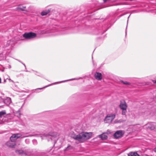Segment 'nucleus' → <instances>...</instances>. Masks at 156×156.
<instances>
[{
  "label": "nucleus",
  "mask_w": 156,
  "mask_h": 156,
  "mask_svg": "<svg viewBox=\"0 0 156 156\" xmlns=\"http://www.w3.org/2000/svg\"><path fill=\"white\" fill-rule=\"evenodd\" d=\"M50 12V10L49 9L43 11L41 12V14L42 16L46 15Z\"/></svg>",
  "instance_id": "obj_13"
},
{
  "label": "nucleus",
  "mask_w": 156,
  "mask_h": 156,
  "mask_svg": "<svg viewBox=\"0 0 156 156\" xmlns=\"http://www.w3.org/2000/svg\"><path fill=\"white\" fill-rule=\"evenodd\" d=\"M25 142L27 144H28L30 142V140L28 139H26L25 140Z\"/></svg>",
  "instance_id": "obj_21"
},
{
  "label": "nucleus",
  "mask_w": 156,
  "mask_h": 156,
  "mask_svg": "<svg viewBox=\"0 0 156 156\" xmlns=\"http://www.w3.org/2000/svg\"><path fill=\"white\" fill-rule=\"evenodd\" d=\"M51 85H52V84H51V85H49L47 86H46V87H48V86H50Z\"/></svg>",
  "instance_id": "obj_28"
},
{
  "label": "nucleus",
  "mask_w": 156,
  "mask_h": 156,
  "mask_svg": "<svg viewBox=\"0 0 156 156\" xmlns=\"http://www.w3.org/2000/svg\"><path fill=\"white\" fill-rule=\"evenodd\" d=\"M98 136L102 140H106L108 138V136L107 135H104L103 134L99 135Z\"/></svg>",
  "instance_id": "obj_14"
},
{
  "label": "nucleus",
  "mask_w": 156,
  "mask_h": 156,
  "mask_svg": "<svg viewBox=\"0 0 156 156\" xmlns=\"http://www.w3.org/2000/svg\"><path fill=\"white\" fill-rule=\"evenodd\" d=\"M25 72H29L27 70H26L25 71Z\"/></svg>",
  "instance_id": "obj_29"
},
{
  "label": "nucleus",
  "mask_w": 156,
  "mask_h": 156,
  "mask_svg": "<svg viewBox=\"0 0 156 156\" xmlns=\"http://www.w3.org/2000/svg\"><path fill=\"white\" fill-rule=\"evenodd\" d=\"M39 88V89H42V88Z\"/></svg>",
  "instance_id": "obj_31"
},
{
  "label": "nucleus",
  "mask_w": 156,
  "mask_h": 156,
  "mask_svg": "<svg viewBox=\"0 0 156 156\" xmlns=\"http://www.w3.org/2000/svg\"><path fill=\"white\" fill-rule=\"evenodd\" d=\"M36 33L32 32L25 33L23 35V37L26 39H31L35 38L36 37Z\"/></svg>",
  "instance_id": "obj_5"
},
{
  "label": "nucleus",
  "mask_w": 156,
  "mask_h": 156,
  "mask_svg": "<svg viewBox=\"0 0 156 156\" xmlns=\"http://www.w3.org/2000/svg\"><path fill=\"white\" fill-rule=\"evenodd\" d=\"M122 82L123 83V84L126 85H129L130 84L129 83L126 81L123 82V81H122Z\"/></svg>",
  "instance_id": "obj_19"
},
{
  "label": "nucleus",
  "mask_w": 156,
  "mask_h": 156,
  "mask_svg": "<svg viewBox=\"0 0 156 156\" xmlns=\"http://www.w3.org/2000/svg\"><path fill=\"white\" fill-rule=\"evenodd\" d=\"M70 147V145L68 146L65 150H68L69 149V147Z\"/></svg>",
  "instance_id": "obj_22"
},
{
  "label": "nucleus",
  "mask_w": 156,
  "mask_h": 156,
  "mask_svg": "<svg viewBox=\"0 0 156 156\" xmlns=\"http://www.w3.org/2000/svg\"><path fill=\"white\" fill-rule=\"evenodd\" d=\"M155 122H150L145 125L144 126L147 129L154 130L155 129Z\"/></svg>",
  "instance_id": "obj_8"
},
{
  "label": "nucleus",
  "mask_w": 156,
  "mask_h": 156,
  "mask_svg": "<svg viewBox=\"0 0 156 156\" xmlns=\"http://www.w3.org/2000/svg\"><path fill=\"white\" fill-rule=\"evenodd\" d=\"M119 107L122 110V114L123 115H126L127 108V105L125 101L123 102H121L119 105Z\"/></svg>",
  "instance_id": "obj_6"
},
{
  "label": "nucleus",
  "mask_w": 156,
  "mask_h": 156,
  "mask_svg": "<svg viewBox=\"0 0 156 156\" xmlns=\"http://www.w3.org/2000/svg\"><path fill=\"white\" fill-rule=\"evenodd\" d=\"M11 115V114H7V115L8 117L9 115Z\"/></svg>",
  "instance_id": "obj_27"
},
{
  "label": "nucleus",
  "mask_w": 156,
  "mask_h": 156,
  "mask_svg": "<svg viewBox=\"0 0 156 156\" xmlns=\"http://www.w3.org/2000/svg\"><path fill=\"white\" fill-rule=\"evenodd\" d=\"M153 151H154V152H156V147L154 148L153 149Z\"/></svg>",
  "instance_id": "obj_24"
},
{
  "label": "nucleus",
  "mask_w": 156,
  "mask_h": 156,
  "mask_svg": "<svg viewBox=\"0 0 156 156\" xmlns=\"http://www.w3.org/2000/svg\"><path fill=\"white\" fill-rule=\"evenodd\" d=\"M33 142L34 144H37V141L36 140H33Z\"/></svg>",
  "instance_id": "obj_20"
},
{
  "label": "nucleus",
  "mask_w": 156,
  "mask_h": 156,
  "mask_svg": "<svg viewBox=\"0 0 156 156\" xmlns=\"http://www.w3.org/2000/svg\"><path fill=\"white\" fill-rule=\"evenodd\" d=\"M16 152L21 155H28L27 152L24 151L22 149L16 150Z\"/></svg>",
  "instance_id": "obj_10"
},
{
  "label": "nucleus",
  "mask_w": 156,
  "mask_h": 156,
  "mask_svg": "<svg viewBox=\"0 0 156 156\" xmlns=\"http://www.w3.org/2000/svg\"><path fill=\"white\" fill-rule=\"evenodd\" d=\"M18 9H19L22 11H25L26 9V7L22 5H19L17 8Z\"/></svg>",
  "instance_id": "obj_16"
},
{
  "label": "nucleus",
  "mask_w": 156,
  "mask_h": 156,
  "mask_svg": "<svg viewBox=\"0 0 156 156\" xmlns=\"http://www.w3.org/2000/svg\"><path fill=\"white\" fill-rule=\"evenodd\" d=\"M153 83H156V80H153Z\"/></svg>",
  "instance_id": "obj_26"
},
{
  "label": "nucleus",
  "mask_w": 156,
  "mask_h": 156,
  "mask_svg": "<svg viewBox=\"0 0 156 156\" xmlns=\"http://www.w3.org/2000/svg\"><path fill=\"white\" fill-rule=\"evenodd\" d=\"M115 115L114 114H108L104 119L105 122V123H111L112 120L115 118Z\"/></svg>",
  "instance_id": "obj_4"
},
{
  "label": "nucleus",
  "mask_w": 156,
  "mask_h": 156,
  "mask_svg": "<svg viewBox=\"0 0 156 156\" xmlns=\"http://www.w3.org/2000/svg\"><path fill=\"white\" fill-rule=\"evenodd\" d=\"M6 144L8 146L11 148L14 147L16 145L15 143L13 142V141H11V140L7 142L6 143Z\"/></svg>",
  "instance_id": "obj_9"
},
{
  "label": "nucleus",
  "mask_w": 156,
  "mask_h": 156,
  "mask_svg": "<svg viewBox=\"0 0 156 156\" xmlns=\"http://www.w3.org/2000/svg\"><path fill=\"white\" fill-rule=\"evenodd\" d=\"M4 82L5 83L6 82V80H4Z\"/></svg>",
  "instance_id": "obj_30"
},
{
  "label": "nucleus",
  "mask_w": 156,
  "mask_h": 156,
  "mask_svg": "<svg viewBox=\"0 0 156 156\" xmlns=\"http://www.w3.org/2000/svg\"><path fill=\"white\" fill-rule=\"evenodd\" d=\"M70 134L72 138L81 143L90 138L92 137V133L83 132L76 135L74 132H72Z\"/></svg>",
  "instance_id": "obj_1"
},
{
  "label": "nucleus",
  "mask_w": 156,
  "mask_h": 156,
  "mask_svg": "<svg viewBox=\"0 0 156 156\" xmlns=\"http://www.w3.org/2000/svg\"><path fill=\"white\" fill-rule=\"evenodd\" d=\"M4 102L6 105H9L11 102V99L10 98L7 97L4 100Z\"/></svg>",
  "instance_id": "obj_12"
},
{
  "label": "nucleus",
  "mask_w": 156,
  "mask_h": 156,
  "mask_svg": "<svg viewBox=\"0 0 156 156\" xmlns=\"http://www.w3.org/2000/svg\"><path fill=\"white\" fill-rule=\"evenodd\" d=\"M6 114L5 111H3L0 112V118H1L3 115Z\"/></svg>",
  "instance_id": "obj_18"
},
{
  "label": "nucleus",
  "mask_w": 156,
  "mask_h": 156,
  "mask_svg": "<svg viewBox=\"0 0 156 156\" xmlns=\"http://www.w3.org/2000/svg\"><path fill=\"white\" fill-rule=\"evenodd\" d=\"M21 63L23 65V66H25V68L26 69V65H25V64H24V63H23L21 62Z\"/></svg>",
  "instance_id": "obj_25"
},
{
  "label": "nucleus",
  "mask_w": 156,
  "mask_h": 156,
  "mask_svg": "<svg viewBox=\"0 0 156 156\" xmlns=\"http://www.w3.org/2000/svg\"><path fill=\"white\" fill-rule=\"evenodd\" d=\"M17 114H18V115H17V116H18V117H20V112H17Z\"/></svg>",
  "instance_id": "obj_23"
},
{
  "label": "nucleus",
  "mask_w": 156,
  "mask_h": 156,
  "mask_svg": "<svg viewBox=\"0 0 156 156\" xmlns=\"http://www.w3.org/2000/svg\"><path fill=\"white\" fill-rule=\"evenodd\" d=\"M35 136L33 135L29 134L27 133L25 134L24 135L21 134L19 133H17L14 134L12 135L10 137V140L14 142V141L16 140L18 138L21 137V138H23L27 137H31Z\"/></svg>",
  "instance_id": "obj_3"
},
{
  "label": "nucleus",
  "mask_w": 156,
  "mask_h": 156,
  "mask_svg": "<svg viewBox=\"0 0 156 156\" xmlns=\"http://www.w3.org/2000/svg\"><path fill=\"white\" fill-rule=\"evenodd\" d=\"M48 134H41L40 136L42 139H47L48 141H54L55 143H56L58 138L57 136L59 135V134L57 132H52L54 129L50 127L48 128Z\"/></svg>",
  "instance_id": "obj_2"
},
{
  "label": "nucleus",
  "mask_w": 156,
  "mask_h": 156,
  "mask_svg": "<svg viewBox=\"0 0 156 156\" xmlns=\"http://www.w3.org/2000/svg\"><path fill=\"white\" fill-rule=\"evenodd\" d=\"M80 79H82V78L80 77V78H76L72 79H69V80H65V81H62L59 82H58L59 83H62V82H64L65 81L72 80H79Z\"/></svg>",
  "instance_id": "obj_17"
},
{
  "label": "nucleus",
  "mask_w": 156,
  "mask_h": 156,
  "mask_svg": "<svg viewBox=\"0 0 156 156\" xmlns=\"http://www.w3.org/2000/svg\"><path fill=\"white\" fill-rule=\"evenodd\" d=\"M128 156H139L136 152H130L128 154Z\"/></svg>",
  "instance_id": "obj_15"
},
{
  "label": "nucleus",
  "mask_w": 156,
  "mask_h": 156,
  "mask_svg": "<svg viewBox=\"0 0 156 156\" xmlns=\"http://www.w3.org/2000/svg\"><path fill=\"white\" fill-rule=\"evenodd\" d=\"M95 77L98 80H101L102 79L101 74V73L96 72L94 75Z\"/></svg>",
  "instance_id": "obj_11"
},
{
  "label": "nucleus",
  "mask_w": 156,
  "mask_h": 156,
  "mask_svg": "<svg viewBox=\"0 0 156 156\" xmlns=\"http://www.w3.org/2000/svg\"><path fill=\"white\" fill-rule=\"evenodd\" d=\"M124 132L122 130H119L116 131L114 134V136L115 139H118L122 137L124 134Z\"/></svg>",
  "instance_id": "obj_7"
}]
</instances>
